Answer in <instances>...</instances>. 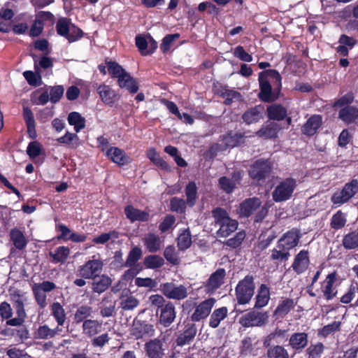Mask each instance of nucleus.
Returning a JSON list of instances; mask_svg holds the SVG:
<instances>
[{"label":"nucleus","instance_id":"obj_1","mask_svg":"<svg viewBox=\"0 0 358 358\" xmlns=\"http://www.w3.org/2000/svg\"><path fill=\"white\" fill-rule=\"evenodd\" d=\"M259 92L258 97L264 102L276 101L282 89V76L275 69L264 70L259 73Z\"/></svg>","mask_w":358,"mask_h":358},{"label":"nucleus","instance_id":"obj_48","mask_svg":"<svg viewBox=\"0 0 358 358\" xmlns=\"http://www.w3.org/2000/svg\"><path fill=\"white\" fill-rule=\"evenodd\" d=\"M105 62L108 68V72L113 78H117L118 80L127 72L117 62L108 60V59H106Z\"/></svg>","mask_w":358,"mask_h":358},{"label":"nucleus","instance_id":"obj_44","mask_svg":"<svg viewBox=\"0 0 358 358\" xmlns=\"http://www.w3.org/2000/svg\"><path fill=\"white\" fill-rule=\"evenodd\" d=\"M10 240L13 242L14 246L21 250H23L27 244V241L20 230L17 229H13L10 233Z\"/></svg>","mask_w":358,"mask_h":358},{"label":"nucleus","instance_id":"obj_8","mask_svg":"<svg viewBox=\"0 0 358 358\" xmlns=\"http://www.w3.org/2000/svg\"><path fill=\"white\" fill-rule=\"evenodd\" d=\"M103 264L101 259H90L78 268V275L84 279L95 280L99 277Z\"/></svg>","mask_w":358,"mask_h":358},{"label":"nucleus","instance_id":"obj_3","mask_svg":"<svg viewBox=\"0 0 358 358\" xmlns=\"http://www.w3.org/2000/svg\"><path fill=\"white\" fill-rule=\"evenodd\" d=\"M271 206L272 203L270 202H266L262 206L261 199L254 196L243 200L239 204L236 211L240 218H248L259 209L253 217V221L254 223H260L268 215L269 208Z\"/></svg>","mask_w":358,"mask_h":358},{"label":"nucleus","instance_id":"obj_31","mask_svg":"<svg viewBox=\"0 0 358 358\" xmlns=\"http://www.w3.org/2000/svg\"><path fill=\"white\" fill-rule=\"evenodd\" d=\"M270 289L266 284H262L258 288L257 294L255 296V308H262L266 306L270 300Z\"/></svg>","mask_w":358,"mask_h":358},{"label":"nucleus","instance_id":"obj_12","mask_svg":"<svg viewBox=\"0 0 358 358\" xmlns=\"http://www.w3.org/2000/svg\"><path fill=\"white\" fill-rule=\"evenodd\" d=\"M216 300L214 298H208L196 306L194 312L191 315L192 322H199L206 319L210 313Z\"/></svg>","mask_w":358,"mask_h":358},{"label":"nucleus","instance_id":"obj_58","mask_svg":"<svg viewBox=\"0 0 358 358\" xmlns=\"http://www.w3.org/2000/svg\"><path fill=\"white\" fill-rule=\"evenodd\" d=\"M218 184L220 189L227 194L232 193L236 188V183L226 176L220 177Z\"/></svg>","mask_w":358,"mask_h":358},{"label":"nucleus","instance_id":"obj_28","mask_svg":"<svg viewBox=\"0 0 358 358\" xmlns=\"http://www.w3.org/2000/svg\"><path fill=\"white\" fill-rule=\"evenodd\" d=\"M282 129L280 125L275 122H271L266 126H263L256 132V135L264 138H275L279 131Z\"/></svg>","mask_w":358,"mask_h":358},{"label":"nucleus","instance_id":"obj_11","mask_svg":"<svg viewBox=\"0 0 358 358\" xmlns=\"http://www.w3.org/2000/svg\"><path fill=\"white\" fill-rule=\"evenodd\" d=\"M161 290L164 295L170 299L182 300L188 295L187 289L184 285L176 286L173 282L162 284Z\"/></svg>","mask_w":358,"mask_h":358},{"label":"nucleus","instance_id":"obj_40","mask_svg":"<svg viewBox=\"0 0 358 358\" xmlns=\"http://www.w3.org/2000/svg\"><path fill=\"white\" fill-rule=\"evenodd\" d=\"M342 245L346 250L358 248V227L343 236Z\"/></svg>","mask_w":358,"mask_h":358},{"label":"nucleus","instance_id":"obj_9","mask_svg":"<svg viewBox=\"0 0 358 358\" xmlns=\"http://www.w3.org/2000/svg\"><path fill=\"white\" fill-rule=\"evenodd\" d=\"M267 312L250 311L239 318V324L245 327H262L268 322Z\"/></svg>","mask_w":358,"mask_h":358},{"label":"nucleus","instance_id":"obj_50","mask_svg":"<svg viewBox=\"0 0 358 358\" xmlns=\"http://www.w3.org/2000/svg\"><path fill=\"white\" fill-rule=\"evenodd\" d=\"M346 222L345 215L341 210H338L331 217L330 227L334 230H339L345 227Z\"/></svg>","mask_w":358,"mask_h":358},{"label":"nucleus","instance_id":"obj_27","mask_svg":"<svg viewBox=\"0 0 358 358\" xmlns=\"http://www.w3.org/2000/svg\"><path fill=\"white\" fill-rule=\"evenodd\" d=\"M197 329L196 325L193 323L185 324L184 330L176 338V343L179 346H182L191 342L196 336Z\"/></svg>","mask_w":358,"mask_h":358},{"label":"nucleus","instance_id":"obj_35","mask_svg":"<svg viewBox=\"0 0 358 358\" xmlns=\"http://www.w3.org/2000/svg\"><path fill=\"white\" fill-rule=\"evenodd\" d=\"M338 118L347 124H352L358 118V109L354 106H345L339 110Z\"/></svg>","mask_w":358,"mask_h":358},{"label":"nucleus","instance_id":"obj_52","mask_svg":"<svg viewBox=\"0 0 358 358\" xmlns=\"http://www.w3.org/2000/svg\"><path fill=\"white\" fill-rule=\"evenodd\" d=\"M62 331L57 327L55 329H50L46 324L40 326L36 331V338L40 339H47L49 338H53L55 335L58 334V331Z\"/></svg>","mask_w":358,"mask_h":358},{"label":"nucleus","instance_id":"obj_5","mask_svg":"<svg viewBox=\"0 0 358 358\" xmlns=\"http://www.w3.org/2000/svg\"><path fill=\"white\" fill-rule=\"evenodd\" d=\"M297 180L288 177L280 181L272 192V199L276 203L289 200L297 187Z\"/></svg>","mask_w":358,"mask_h":358},{"label":"nucleus","instance_id":"obj_61","mask_svg":"<svg viewBox=\"0 0 358 358\" xmlns=\"http://www.w3.org/2000/svg\"><path fill=\"white\" fill-rule=\"evenodd\" d=\"M341 322L334 321L330 324L324 326L320 331L319 335L322 337H327L329 334L340 329Z\"/></svg>","mask_w":358,"mask_h":358},{"label":"nucleus","instance_id":"obj_51","mask_svg":"<svg viewBox=\"0 0 358 358\" xmlns=\"http://www.w3.org/2000/svg\"><path fill=\"white\" fill-rule=\"evenodd\" d=\"M120 299V306L124 310H134L139 304L138 300L131 294L125 297L122 295Z\"/></svg>","mask_w":358,"mask_h":358},{"label":"nucleus","instance_id":"obj_55","mask_svg":"<svg viewBox=\"0 0 358 358\" xmlns=\"http://www.w3.org/2000/svg\"><path fill=\"white\" fill-rule=\"evenodd\" d=\"M164 264V259L158 255H149L144 259V264L147 268H159L162 267Z\"/></svg>","mask_w":358,"mask_h":358},{"label":"nucleus","instance_id":"obj_49","mask_svg":"<svg viewBox=\"0 0 358 358\" xmlns=\"http://www.w3.org/2000/svg\"><path fill=\"white\" fill-rule=\"evenodd\" d=\"M71 19L67 17H60L56 23V31L58 35L67 37L68 33L71 31Z\"/></svg>","mask_w":358,"mask_h":358},{"label":"nucleus","instance_id":"obj_41","mask_svg":"<svg viewBox=\"0 0 358 358\" xmlns=\"http://www.w3.org/2000/svg\"><path fill=\"white\" fill-rule=\"evenodd\" d=\"M57 141L70 148H77L80 145V139L76 132L71 133L66 131L64 136L57 138Z\"/></svg>","mask_w":358,"mask_h":358},{"label":"nucleus","instance_id":"obj_17","mask_svg":"<svg viewBox=\"0 0 358 358\" xmlns=\"http://www.w3.org/2000/svg\"><path fill=\"white\" fill-rule=\"evenodd\" d=\"M163 341L159 338L150 340L145 344L146 355L149 358H162L165 355Z\"/></svg>","mask_w":358,"mask_h":358},{"label":"nucleus","instance_id":"obj_43","mask_svg":"<svg viewBox=\"0 0 358 358\" xmlns=\"http://www.w3.org/2000/svg\"><path fill=\"white\" fill-rule=\"evenodd\" d=\"M70 254V250L66 246H59L56 248L54 252H50L49 255L52 257V262L55 264L64 263Z\"/></svg>","mask_w":358,"mask_h":358},{"label":"nucleus","instance_id":"obj_6","mask_svg":"<svg viewBox=\"0 0 358 358\" xmlns=\"http://www.w3.org/2000/svg\"><path fill=\"white\" fill-rule=\"evenodd\" d=\"M357 193L358 179L352 178L331 195V201L335 208L340 207L349 202Z\"/></svg>","mask_w":358,"mask_h":358},{"label":"nucleus","instance_id":"obj_7","mask_svg":"<svg viewBox=\"0 0 358 358\" xmlns=\"http://www.w3.org/2000/svg\"><path fill=\"white\" fill-rule=\"evenodd\" d=\"M273 164L268 159H259L255 161L248 169L250 178L257 182H264L270 176Z\"/></svg>","mask_w":358,"mask_h":358},{"label":"nucleus","instance_id":"obj_10","mask_svg":"<svg viewBox=\"0 0 358 358\" xmlns=\"http://www.w3.org/2000/svg\"><path fill=\"white\" fill-rule=\"evenodd\" d=\"M154 326L145 321L134 322L130 331V335L135 339H143L155 336Z\"/></svg>","mask_w":358,"mask_h":358},{"label":"nucleus","instance_id":"obj_20","mask_svg":"<svg viewBox=\"0 0 358 358\" xmlns=\"http://www.w3.org/2000/svg\"><path fill=\"white\" fill-rule=\"evenodd\" d=\"M310 263L308 251L301 250L294 257L292 268L297 274H301L306 271Z\"/></svg>","mask_w":358,"mask_h":358},{"label":"nucleus","instance_id":"obj_42","mask_svg":"<svg viewBox=\"0 0 358 358\" xmlns=\"http://www.w3.org/2000/svg\"><path fill=\"white\" fill-rule=\"evenodd\" d=\"M92 283V289L94 292L101 294L104 292L111 285L112 280L106 275L99 276V278Z\"/></svg>","mask_w":358,"mask_h":358},{"label":"nucleus","instance_id":"obj_38","mask_svg":"<svg viewBox=\"0 0 358 358\" xmlns=\"http://www.w3.org/2000/svg\"><path fill=\"white\" fill-rule=\"evenodd\" d=\"M67 120L71 126H73L76 133L80 132L85 127L86 120L78 112H71L68 115Z\"/></svg>","mask_w":358,"mask_h":358},{"label":"nucleus","instance_id":"obj_33","mask_svg":"<svg viewBox=\"0 0 358 358\" xmlns=\"http://www.w3.org/2000/svg\"><path fill=\"white\" fill-rule=\"evenodd\" d=\"M143 242L145 248L151 253L157 252L162 245L160 237L154 233H148L143 239Z\"/></svg>","mask_w":358,"mask_h":358},{"label":"nucleus","instance_id":"obj_57","mask_svg":"<svg viewBox=\"0 0 358 358\" xmlns=\"http://www.w3.org/2000/svg\"><path fill=\"white\" fill-rule=\"evenodd\" d=\"M267 350L268 358H289L288 353L284 347L281 345H275L268 347Z\"/></svg>","mask_w":358,"mask_h":358},{"label":"nucleus","instance_id":"obj_64","mask_svg":"<svg viewBox=\"0 0 358 358\" xmlns=\"http://www.w3.org/2000/svg\"><path fill=\"white\" fill-rule=\"evenodd\" d=\"M13 311L10 304L4 301L0 303V317L2 321L13 317Z\"/></svg>","mask_w":358,"mask_h":358},{"label":"nucleus","instance_id":"obj_60","mask_svg":"<svg viewBox=\"0 0 358 358\" xmlns=\"http://www.w3.org/2000/svg\"><path fill=\"white\" fill-rule=\"evenodd\" d=\"M64 89L63 86L62 85H56L54 87H50V101L53 103H56L62 97L64 94Z\"/></svg>","mask_w":358,"mask_h":358},{"label":"nucleus","instance_id":"obj_53","mask_svg":"<svg viewBox=\"0 0 358 358\" xmlns=\"http://www.w3.org/2000/svg\"><path fill=\"white\" fill-rule=\"evenodd\" d=\"M142 250L138 247H134L129 252L126 262L124 264L125 267H131L136 264V263L141 258Z\"/></svg>","mask_w":358,"mask_h":358},{"label":"nucleus","instance_id":"obj_45","mask_svg":"<svg viewBox=\"0 0 358 358\" xmlns=\"http://www.w3.org/2000/svg\"><path fill=\"white\" fill-rule=\"evenodd\" d=\"M52 315L55 319L58 326H63L66 319L65 310L59 302H54L50 306Z\"/></svg>","mask_w":358,"mask_h":358},{"label":"nucleus","instance_id":"obj_21","mask_svg":"<svg viewBox=\"0 0 358 358\" xmlns=\"http://www.w3.org/2000/svg\"><path fill=\"white\" fill-rule=\"evenodd\" d=\"M295 307L294 299L285 298L280 301L273 313L275 320H282Z\"/></svg>","mask_w":358,"mask_h":358},{"label":"nucleus","instance_id":"obj_18","mask_svg":"<svg viewBox=\"0 0 358 358\" xmlns=\"http://www.w3.org/2000/svg\"><path fill=\"white\" fill-rule=\"evenodd\" d=\"M322 124V116L320 115H313L301 127V133L308 137L313 136L317 133Z\"/></svg>","mask_w":358,"mask_h":358},{"label":"nucleus","instance_id":"obj_47","mask_svg":"<svg viewBox=\"0 0 358 358\" xmlns=\"http://www.w3.org/2000/svg\"><path fill=\"white\" fill-rule=\"evenodd\" d=\"M238 227V222L231 218L220 225L217 234L220 237H227L235 231Z\"/></svg>","mask_w":358,"mask_h":358},{"label":"nucleus","instance_id":"obj_46","mask_svg":"<svg viewBox=\"0 0 358 358\" xmlns=\"http://www.w3.org/2000/svg\"><path fill=\"white\" fill-rule=\"evenodd\" d=\"M192 243V236L189 229L187 228L182 230L177 238L178 249L181 251H185L191 247Z\"/></svg>","mask_w":358,"mask_h":358},{"label":"nucleus","instance_id":"obj_4","mask_svg":"<svg viewBox=\"0 0 358 358\" xmlns=\"http://www.w3.org/2000/svg\"><path fill=\"white\" fill-rule=\"evenodd\" d=\"M255 278L252 275H247L243 279L238 281L235 287V295L238 305H245L250 303L255 294Z\"/></svg>","mask_w":358,"mask_h":358},{"label":"nucleus","instance_id":"obj_16","mask_svg":"<svg viewBox=\"0 0 358 358\" xmlns=\"http://www.w3.org/2000/svg\"><path fill=\"white\" fill-rule=\"evenodd\" d=\"M226 276L225 269L223 268H217L213 272L205 282L204 287L207 292L213 293L224 283Z\"/></svg>","mask_w":358,"mask_h":358},{"label":"nucleus","instance_id":"obj_62","mask_svg":"<svg viewBox=\"0 0 358 358\" xmlns=\"http://www.w3.org/2000/svg\"><path fill=\"white\" fill-rule=\"evenodd\" d=\"M179 37V34H167L165 36L160 45V49L162 52L164 53L168 52L171 48L172 43Z\"/></svg>","mask_w":358,"mask_h":358},{"label":"nucleus","instance_id":"obj_56","mask_svg":"<svg viewBox=\"0 0 358 358\" xmlns=\"http://www.w3.org/2000/svg\"><path fill=\"white\" fill-rule=\"evenodd\" d=\"M212 215L215 220V224L219 226L231 218L227 210L220 207L214 208L212 210Z\"/></svg>","mask_w":358,"mask_h":358},{"label":"nucleus","instance_id":"obj_32","mask_svg":"<svg viewBox=\"0 0 358 358\" xmlns=\"http://www.w3.org/2000/svg\"><path fill=\"white\" fill-rule=\"evenodd\" d=\"M146 155L150 162L160 169L167 172H170L171 171L169 164L162 157H161L155 148H152L148 150Z\"/></svg>","mask_w":358,"mask_h":358},{"label":"nucleus","instance_id":"obj_39","mask_svg":"<svg viewBox=\"0 0 358 358\" xmlns=\"http://www.w3.org/2000/svg\"><path fill=\"white\" fill-rule=\"evenodd\" d=\"M92 313V308L87 305L79 306L73 314V322L76 324H83L85 321L88 320Z\"/></svg>","mask_w":358,"mask_h":358},{"label":"nucleus","instance_id":"obj_54","mask_svg":"<svg viewBox=\"0 0 358 358\" xmlns=\"http://www.w3.org/2000/svg\"><path fill=\"white\" fill-rule=\"evenodd\" d=\"M187 201L179 197H173L170 199V210L180 214L184 213L187 208Z\"/></svg>","mask_w":358,"mask_h":358},{"label":"nucleus","instance_id":"obj_22","mask_svg":"<svg viewBox=\"0 0 358 358\" xmlns=\"http://www.w3.org/2000/svg\"><path fill=\"white\" fill-rule=\"evenodd\" d=\"M264 107L262 104L257 105L248 109L242 115V119L246 124H251L259 122L263 118Z\"/></svg>","mask_w":358,"mask_h":358},{"label":"nucleus","instance_id":"obj_15","mask_svg":"<svg viewBox=\"0 0 358 358\" xmlns=\"http://www.w3.org/2000/svg\"><path fill=\"white\" fill-rule=\"evenodd\" d=\"M159 312V322L164 327H169L176 317L175 306L169 301H167L166 304Z\"/></svg>","mask_w":358,"mask_h":358},{"label":"nucleus","instance_id":"obj_30","mask_svg":"<svg viewBox=\"0 0 358 358\" xmlns=\"http://www.w3.org/2000/svg\"><path fill=\"white\" fill-rule=\"evenodd\" d=\"M101 328L102 322L96 320H88L82 325L83 334L88 338H92L99 334Z\"/></svg>","mask_w":358,"mask_h":358},{"label":"nucleus","instance_id":"obj_2","mask_svg":"<svg viewBox=\"0 0 358 358\" xmlns=\"http://www.w3.org/2000/svg\"><path fill=\"white\" fill-rule=\"evenodd\" d=\"M301 237L300 230L292 228L279 238L276 247L271 250V259L274 262H287L290 257L289 251L296 248Z\"/></svg>","mask_w":358,"mask_h":358},{"label":"nucleus","instance_id":"obj_36","mask_svg":"<svg viewBox=\"0 0 358 358\" xmlns=\"http://www.w3.org/2000/svg\"><path fill=\"white\" fill-rule=\"evenodd\" d=\"M228 315V309L222 306L215 309L211 313L209 319V327L215 329L219 327L220 322Z\"/></svg>","mask_w":358,"mask_h":358},{"label":"nucleus","instance_id":"obj_29","mask_svg":"<svg viewBox=\"0 0 358 358\" xmlns=\"http://www.w3.org/2000/svg\"><path fill=\"white\" fill-rule=\"evenodd\" d=\"M22 115L26 123L29 137L31 139H36L37 137L36 122L31 110L29 107H24Z\"/></svg>","mask_w":358,"mask_h":358},{"label":"nucleus","instance_id":"obj_34","mask_svg":"<svg viewBox=\"0 0 358 358\" xmlns=\"http://www.w3.org/2000/svg\"><path fill=\"white\" fill-rule=\"evenodd\" d=\"M308 343V336L306 333H294L291 335L289 344L296 350H302L307 346Z\"/></svg>","mask_w":358,"mask_h":358},{"label":"nucleus","instance_id":"obj_24","mask_svg":"<svg viewBox=\"0 0 358 358\" xmlns=\"http://www.w3.org/2000/svg\"><path fill=\"white\" fill-rule=\"evenodd\" d=\"M106 156L113 162L120 166H123L129 161V157L126 155L124 151L117 147H110L106 151Z\"/></svg>","mask_w":358,"mask_h":358},{"label":"nucleus","instance_id":"obj_26","mask_svg":"<svg viewBox=\"0 0 358 358\" xmlns=\"http://www.w3.org/2000/svg\"><path fill=\"white\" fill-rule=\"evenodd\" d=\"M96 92L104 104L113 106L115 102L117 94L109 85H99L96 87Z\"/></svg>","mask_w":358,"mask_h":358},{"label":"nucleus","instance_id":"obj_13","mask_svg":"<svg viewBox=\"0 0 358 358\" xmlns=\"http://www.w3.org/2000/svg\"><path fill=\"white\" fill-rule=\"evenodd\" d=\"M337 273L334 271L329 273L325 280L321 282V290L323 294L324 298L327 301L333 299L337 294V289L334 285L336 281Z\"/></svg>","mask_w":358,"mask_h":358},{"label":"nucleus","instance_id":"obj_19","mask_svg":"<svg viewBox=\"0 0 358 358\" xmlns=\"http://www.w3.org/2000/svg\"><path fill=\"white\" fill-rule=\"evenodd\" d=\"M124 212L126 217L131 222H148L150 219L148 212L141 210L129 204L124 207Z\"/></svg>","mask_w":358,"mask_h":358},{"label":"nucleus","instance_id":"obj_63","mask_svg":"<svg viewBox=\"0 0 358 358\" xmlns=\"http://www.w3.org/2000/svg\"><path fill=\"white\" fill-rule=\"evenodd\" d=\"M165 259L173 265H178L180 262L178 257L176 255L175 247L168 245L164 252Z\"/></svg>","mask_w":358,"mask_h":358},{"label":"nucleus","instance_id":"obj_59","mask_svg":"<svg viewBox=\"0 0 358 358\" xmlns=\"http://www.w3.org/2000/svg\"><path fill=\"white\" fill-rule=\"evenodd\" d=\"M176 217L174 215L169 214L166 215L162 222L159 225V229L162 233L168 231L171 229L176 223Z\"/></svg>","mask_w":358,"mask_h":358},{"label":"nucleus","instance_id":"obj_14","mask_svg":"<svg viewBox=\"0 0 358 358\" xmlns=\"http://www.w3.org/2000/svg\"><path fill=\"white\" fill-rule=\"evenodd\" d=\"M246 136L244 132L234 133L229 131L220 136L221 141L224 143V150L238 147L245 142Z\"/></svg>","mask_w":358,"mask_h":358},{"label":"nucleus","instance_id":"obj_37","mask_svg":"<svg viewBox=\"0 0 358 358\" xmlns=\"http://www.w3.org/2000/svg\"><path fill=\"white\" fill-rule=\"evenodd\" d=\"M186 201L189 207L192 208L195 206L198 199V188L194 181L189 182L185 189Z\"/></svg>","mask_w":358,"mask_h":358},{"label":"nucleus","instance_id":"obj_25","mask_svg":"<svg viewBox=\"0 0 358 358\" xmlns=\"http://www.w3.org/2000/svg\"><path fill=\"white\" fill-rule=\"evenodd\" d=\"M118 86L122 89H126L130 94H135L139 90L137 80L128 72H125L118 80Z\"/></svg>","mask_w":358,"mask_h":358},{"label":"nucleus","instance_id":"obj_23","mask_svg":"<svg viewBox=\"0 0 358 358\" xmlns=\"http://www.w3.org/2000/svg\"><path fill=\"white\" fill-rule=\"evenodd\" d=\"M266 115L271 120L282 121L287 117V109L280 103H272L267 106Z\"/></svg>","mask_w":358,"mask_h":358}]
</instances>
